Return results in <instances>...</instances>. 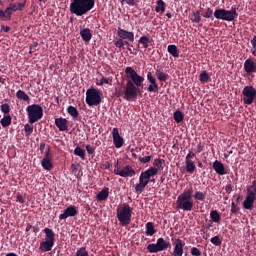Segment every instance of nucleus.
Masks as SVG:
<instances>
[{"label": "nucleus", "mask_w": 256, "mask_h": 256, "mask_svg": "<svg viewBox=\"0 0 256 256\" xmlns=\"http://www.w3.org/2000/svg\"><path fill=\"white\" fill-rule=\"evenodd\" d=\"M19 11L17 4H10L9 7L5 9V11L0 10V18L3 21H9L12 18L13 12Z\"/></svg>", "instance_id": "9b49d317"}, {"label": "nucleus", "mask_w": 256, "mask_h": 256, "mask_svg": "<svg viewBox=\"0 0 256 256\" xmlns=\"http://www.w3.org/2000/svg\"><path fill=\"white\" fill-rule=\"evenodd\" d=\"M16 98L20 99V100H23V101H26V102H29L30 101V97L29 95L22 91V90H19L16 92Z\"/></svg>", "instance_id": "c756f323"}, {"label": "nucleus", "mask_w": 256, "mask_h": 256, "mask_svg": "<svg viewBox=\"0 0 256 256\" xmlns=\"http://www.w3.org/2000/svg\"><path fill=\"white\" fill-rule=\"evenodd\" d=\"M74 154L76 156H79L81 159L85 160L86 159V151L80 147H76L74 149Z\"/></svg>", "instance_id": "473e14b6"}, {"label": "nucleus", "mask_w": 256, "mask_h": 256, "mask_svg": "<svg viewBox=\"0 0 256 256\" xmlns=\"http://www.w3.org/2000/svg\"><path fill=\"white\" fill-rule=\"evenodd\" d=\"M194 198L196 200L203 201L205 199V195L202 192H200V191H196L194 193Z\"/></svg>", "instance_id": "de8ad7c7"}, {"label": "nucleus", "mask_w": 256, "mask_h": 256, "mask_svg": "<svg viewBox=\"0 0 256 256\" xmlns=\"http://www.w3.org/2000/svg\"><path fill=\"white\" fill-rule=\"evenodd\" d=\"M0 110H1V112L4 113V114H9L10 111H11L10 105H9V104H2V105L0 106Z\"/></svg>", "instance_id": "a18cd8bd"}, {"label": "nucleus", "mask_w": 256, "mask_h": 256, "mask_svg": "<svg viewBox=\"0 0 256 256\" xmlns=\"http://www.w3.org/2000/svg\"><path fill=\"white\" fill-rule=\"evenodd\" d=\"M39 46L38 42H34L29 46V54H33L37 51V47Z\"/></svg>", "instance_id": "8fccbe9b"}, {"label": "nucleus", "mask_w": 256, "mask_h": 256, "mask_svg": "<svg viewBox=\"0 0 256 256\" xmlns=\"http://www.w3.org/2000/svg\"><path fill=\"white\" fill-rule=\"evenodd\" d=\"M213 169L216 171L218 175L226 174L224 165L217 160L213 163Z\"/></svg>", "instance_id": "393cba45"}, {"label": "nucleus", "mask_w": 256, "mask_h": 256, "mask_svg": "<svg viewBox=\"0 0 256 256\" xmlns=\"http://www.w3.org/2000/svg\"><path fill=\"white\" fill-rule=\"evenodd\" d=\"M174 251L172 253L173 256H183V247H185V244L183 243V240L177 238L174 241Z\"/></svg>", "instance_id": "a211bd4d"}, {"label": "nucleus", "mask_w": 256, "mask_h": 256, "mask_svg": "<svg viewBox=\"0 0 256 256\" xmlns=\"http://www.w3.org/2000/svg\"><path fill=\"white\" fill-rule=\"evenodd\" d=\"M244 70L248 74L256 72L255 63L252 60L247 59L244 63Z\"/></svg>", "instance_id": "412c9836"}, {"label": "nucleus", "mask_w": 256, "mask_h": 256, "mask_svg": "<svg viewBox=\"0 0 256 256\" xmlns=\"http://www.w3.org/2000/svg\"><path fill=\"white\" fill-rule=\"evenodd\" d=\"M174 120L176 123H181L185 116H183V113L181 111L174 112Z\"/></svg>", "instance_id": "58836bf2"}, {"label": "nucleus", "mask_w": 256, "mask_h": 256, "mask_svg": "<svg viewBox=\"0 0 256 256\" xmlns=\"http://www.w3.org/2000/svg\"><path fill=\"white\" fill-rule=\"evenodd\" d=\"M115 46L119 49H122L124 47V40L123 39H118L116 42H115Z\"/></svg>", "instance_id": "864d4df0"}, {"label": "nucleus", "mask_w": 256, "mask_h": 256, "mask_svg": "<svg viewBox=\"0 0 256 256\" xmlns=\"http://www.w3.org/2000/svg\"><path fill=\"white\" fill-rule=\"evenodd\" d=\"M155 75L160 82L167 81V74L161 72V70L157 69Z\"/></svg>", "instance_id": "e433bc0d"}, {"label": "nucleus", "mask_w": 256, "mask_h": 256, "mask_svg": "<svg viewBox=\"0 0 256 256\" xmlns=\"http://www.w3.org/2000/svg\"><path fill=\"white\" fill-rule=\"evenodd\" d=\"M117 35L122 40H128L130 42L135 41V34H133V32H129V31L124 30L122 28H118Z\"/></svg>", "instance_id": "f3484780"}, {"label": "nucleus", "mask_w": 256, "mask_h": 256, "mask_svg": "<svg viewBox=\"0 0 256 256\" xmlns=\"http://www.w3.org/2000/svg\"><path fill=\"white\" fill-rule=\"evenodd\" d=\"M155 226L152 222H148L146 223V232L145 234L148 236V237H153V234H155Z\"/></svg>", "instance_id": "cd10ccee"}, {"label": "nucleus", "mask_w": 256, "mask_h": 256, "mask_svg": "<svg viewBox=\"0 0 256 256\" xmlns=\"http://www.w3.org/2000/svg\"><path fill=\"white\" fill-rule=\"evenodd\" d=\"M210 79L209 75L207 74V72H202L199 76V80L202 83H206L208 82V80Z\"/></svg>", "instance_id": "37998d69"}, {"label": "nucleus", "mask_w": 256, "mask_h": 256, "mask_svg": "<svg viewBox=\"0 0 256 256\" xmlns=\"http://www.w3.org/2000/svg\"><path fill=\"white\" fill-rule=\"evenodd\" d=\"M138 160L143 164L151 162V156L139 157Z\"/></svg>", "instance_id": "3c124183"}, {"label": "nucleus", "mask_w": 256, "mask_h": 256, "mask_svg": "<svg viewBox=\"0 0 256 256\" xmlns=\"http://www.w3.org/2000/svg\"><path fill=\"white\" fill-rule=\"evenodd\" d=\"M54 243L53 242H49L47 240L43 241L40 243V251H43L44 253H47L49 251H52L53 247H54Z\"/></svg>", "instance_id": "5701e85b"}, {"label": "nucleus", "mask_w": 256, "mask_h": 256, "mask_svg": "<svg viewBox=\"0 0 256 256\" xmlns=\"http://www.w3.org/2000/svg\"><path fill=\"white\" fill-rule=\"evenodd\" d=\"M126 77L130 80L127 81L124 93V99L131 101L137 99V94H139V87L143 86L145 78L137 74L136 70L132 67H127L125 69Z\"/></svg>", "instance_id": "f257e3e1"}, {"label": "nucleus", "mask_w": 256, "mask_h": 256, "mask_svg": "<svg viewBox=\"0 0 256 256\" xmlns=\"http://www.w3.org/2000/svg\"><path fill=\"white\" fill-rule=\"evenodd\" d=\"M75 256H90L86 247H81L76 251Z\"/></svg>", "instance_id": "ea45409f"}, {"label": "nucleus", "mask_w": 256, "mask_h": 256, "mask_svg": "<svg viewBox=\"0 0 256 256\" xmlns=\"http://www.w3.org/2000/svg\"><path fill=\"white\" fill-rule=\"evenodd\" d=\"M43 232L45 233V241L55 244V232L50 228H45Z\"/></svg>", "instance_id": "4be33fe9"}, {"label": "nucleus", "mask_w": 256, "mask_h": 256, "mask_svg": "<svg viewBox=\"0 0 256 256\" xmlns=\"http://www.w3.org/2000/svg\"><path fill=\"white\" fill-rule=\"evenodd\" d=\"M194 156H195V153H194L193 151H190V152L187 154L186 158H185V162L191 161V159H193Z\"/></svg>", "instance_id": "4d7b16f0"}, {"label": "nucleus", "mask_w": 256, "mask_h": 256, "mask_svg": "<svg viewBox=\"0 0 256 256\" xmlns=\"http://www.w3.org/2000/svg\"><path fill=\"white\" fill-rule=\"evenodd\" d=\"M239 211V207L236 206L234 202L231 203V212L235 214L236 212Z\"/></svg>", "instance_id": "bf43d9fd"}, {"label": "nucleus", "mask_w": 256, "mask_h": 256, "mask_svg": "<svg viewBox=\"0 0 256 256\" xmlns=\"http://www.w3.org/2000/svg\"><path fill=\"white\" fill-rule=\"evenodd\" d=\"M24 131H25L26 135L29 136V135H31L34 132V128L31 125L26 124L24 126Z\"/></svg>", "instance_id": "09e8293b"}, {"label": "nucleus", "mask_w": 256, "mask_h": 256, "mask_svg": "<svg viewBox=\"0 0 256 256\" xmlns=\"http://www.w3.org/2000/svg\"><path fill=\"white\" fill-rule=\"evenodd\" d=\"M18 11H22L26 6V0H22L20 3H16Z\"/></svg>", "instance_id": "603ef678"}, {"label": "nucleus", "mask_w": 256, "mask_h": 256, "mask_svg": "<svg viewBox=\"0 0 256 256\" xmlns=\"http://www.w3.org/2000/svg\"><path fill=\"white\" fill-rule=\"evenodd\" d=\"M108 197H109V188H104L97 194V199L100 201H105L108 199Z\"/></svg>", "instance_id": "bb28decb"}, {"label": "nucleus", "mask_w": 256, "mask_h": 256, "mask_svg": "<svg viewBox=\"0 0 256 256\" xmlns=\"http://www.w3.org/2000/svg\"><path fill=\"white\" fill-rule=\"evenodd\" d=\"M256 200V180L252 182V185L247 187V195L243 202V207L247 210L253 208V203Z\"/></svg>", "instance_id": "6e6552de"}, {"label": "nucleus", "mask_w": 256, "mask_h": 256, "mask_svg": "<svg viewBox=\"0 0 256 256\" xmlns=\"http://www.w3.org/2000/svg\"><path fill=\"white\" fill-rule=\"evenodd\" d=\"M112 137H113V143H114L115 148L123 147V145L125 143V140L120 135V132H119L118 128H113V130H112Z\"/></svg>", "instance_id": "4468645a"}, {"label": "nucleus", "mask_w": 256, "mask_h": 256, "mask_svg": "<svg viewBox=\"0 0 256 256\" xmlns=\"http://www.w3.org/2000/svg\"><path fill=\"white\" fill-rule=\"evenodd\" d=\"M251 44L253 46L252 54L256 57V36L251 40Z\"/></svg>", "instance_id": "5fc2aeb1"}, {"label": "nucleus", "mask_w": 256, "mask_h": 256, "mask_svg": "<svg viewBox=\"0 0 256 256\" xmlns=\"http://www.w3.org/2000/svg\"><path fill=\"white\" fill-rule=\"evenodd\" d=\"M78 213L79 211L77 207L71 205L67 207L61 215H59V220H65L68 217H75L76 215H78Z\"/></svg>", "instance_id": "2eb2a0df"}, {"label": "nucleus", "mask_w": 256, "mask_h": 256, "mask_svg": "<svg viewBox=\"0 0 256 256\" xmlns=\"http://www.w3.org/2000/svg\"><path fill=\"white\" fill-rule=\"evenodd\" d=\"M185 163H186V172L188 173L195 172L196 166H195V163H193V161H185Z\"/></svg>", "instance_id": "4c0bfd02"}, {"label": "nucleus", "mask_w": 256, "mask_h": 256, "mask_svg": "<svg viewBox=\"0 0 256 256\" xmlns=\"http://www.w3.org/2000/svg\"><path fill=\"white\" fill-rule=\"evenodd\" d=\"M210 241H211V244L215 245L216 247H220V245L222 243V241H221L219 236H214L213 238H211Z\"/></svg>", "instance_id": "79ce46f5"}, {"label": "nucleus", "mask_w": 256, "mask_h": 256, "mask_svg": "<svg viewBox=\"0 0 256 256\" xmlns=\"http://www.w3.org/2000/svg\"><path fill=\"white\" fill-rule=\"evenodd\" d=\"M126 2L129 6H135V0H122V4Z\"/></svg>", "instance_id": "680f3d73"}, {"label": "nucleus", "mask_w": 256, "mask_h": 256, "mask_svg": "<svg viewBox=\"0 0 256 256\" xmlns=\"http://www.w3.org/2000/svg\"><path fill=\"white\" fill-rule=\"evenodd\" d=\"M163 162H165V160L155 159L154 162H153L154 168H157L159 170V168L163 167Z\"/></svg>", "instance_id": "c03bdc74"}, {"label": "nucleus", "mask_w": 256, "mask_h": 256, "mask_svg": "<svg viewBox=\"0 0 256 256\" xmlns=\"http://www.w3.org/2000/svg\"><path fill=\"white\" fill-rule=\"evenodd\" d=\"M204 150V146H202L201 144L197 145V152L200 153Z\"/></svg>", "instance_id": "774afa93"}, {"label": "nucleus", "mask_w": 256, "mask_h": 256, "mask_svg": "<svg viewBox=\"0 0 256 256\" xmlns=\"http://www.w3.org/2000/svg\"><path fill=\"white\" fill-rule=\"evenodd\" d=\"M80 36L84 42H90L92 40V33L89 28L83 29L80 31Z\"/></svg>", "instance_id": "b1692460"}, {"label": "nucleus", "mask_w": 256, "mask_h": 256, "mask_svg": "<svg viewBox=\"0 0 256 256\" xmlns=\"http://www.w3.org/2000/svg\"><path fill=\"white\" fill-rule=\"evenodd\" d=\"M193 188L186 189L177 197L176 207L179 210L191 211L193 210Z\"/></svg>", "instance_id": "7ed1b4c3"}, {"label": "nucleus", "mask_w": 256, "mask_h": 256, "mask_svg": "<svg viewBox=\"0 0 256 256\" xmlns=\"http://www.w3.org/2000/svg\"><path fill=\"white\" fill-rule=\"evenodd\" d=\"M214 17L218 20H223L225 21V18H224V9H217L215 12H214Z\"/></svg>", "instance_id": "a19ab883"}, {"label": "nucleus", "mask_w": 256, "mask_h": 256, "mask_svg": "<svg viewBox=\"0 0 256 256\" xmlns=\"http://www.w3.org/2000/svg\"><path fill=\"white\" fill-rule=\"evenodd\" d=\"M67 113L71 115L74 119L79 118V111L76 107L74 106H69L67 107Z\"/></svg>", "instance_id": "7c9ffc66"}, {"label": "nucleus", "mask_w": 256, "mask_h": 256, "mask_svg": "<svg viewBox=\"0 0 256 256\" xmlns=\"http://www.w3.org/2000/svg\"><path fill=\"white\" fill-rule=\"evenodd\" d=\"M114 173L121 177L127 178V177H133L135 175V170H133L131 166H125L123 169L114 170Z\"/></svg>", "instance_id": "dca6fc26"}, {"label": "nucleus", "mask_w": 256, "mask_h": 256, "mask_svg": "<svg viewBox=\"0 0 256 256\" xmlns=\"http://www.w3.org/2000/svg\"><path fill=\"white\" fill-rule=\"evenodd\" d=\"M189 19L192 23H200L201 17L199 11L190 14Z\"/></svg>", "instance_id": "72a5a7b5"}, {"label": "nucleus", "mask_w": 256, "mask_h": 256, "mask_svg": "<svg viewBox=\"0 0 256 256\" xmlns=\"http://www.w3.org/2000/svg\"><path fill=\"white\" fill-rule=\"evenodd\" d=\"M212 15H213V11L210 8H208L206 10L205 17L209 19L212 17Z\"/></svg>", "instance_id": "052dcab7"}, {"label": "nucleus", "mask_w": 256, "mask_h": 256, "mask_svg": "<svg viewBox=\"0 0 256 256\" xmlns=\"http://www.w3.org/2000/svg\"><path fill=\"white\" fill-rule=\"evenodd\" d=\"M237 17H238V14L236 12L235 6H233L230 11L224 10V21L232 22Z\"/></svg>", "instance_id": "6ab92c4d"}, {"label": "nucleus", "mask_w": 256, "mask_h": 256, "mask_svg": "<svg viewBox=\"0 0 256 256\" xmlns=\"http://www.w3.org/2000/svg\"><path fill=\"white\" fill-rule=\"evenodd\" d=\"M147 80L150 83L147 91L148 92H158L159 91V84L157 83V79H155V76L152 72L147 73Z\"/></svg>", "instance_id": "ddd939ff"}, {"label": "nucleus", "mask_w": 256, "mask_h": 256, "mask_svg": "<svg viewBox=\"0 0 256 256\" xmlns=\"http://www.w3.org/2000/svg\"><path fill=\"white\" fill-rule=\"evenodd\" d=\"M242 94L244 104L251 105L256 98V89L252 86H245Z\"/></svg>", "instance_id": "9d476101"}, {"label": "nucleus", "mask_w": 256, "mask_h": 256, "mask_svg": "<svg viewBox=\"0 0 256 256\" xmlns=\"http://www.w3.org/2000/svg\"><path fill=\"white\" fill-rule=\"evenodd\" d=\"M113 82V79L112 78H105V77H102L100 82L97 83V85H104V84H109L111 85Z\"/></svg>", "instance_id": "49530a36"}, {"label": "nucleus", "mask_w": 256, "mask_h": 256, "mask_svg": "<svg viewBox=\"0 0 256 256\" xmlns=\"http://www.w3.org/2000/svg\"><path fill=\"white\" fill-rule=\"evenodd\" d=\"M28 114V121L30 124L36 123L41 120L44 116L43 107L39 104H33L26 108Z\"/></svg>", "instance_id": "423d86ee"}, {"label": "nucleus", "mask_w": 256, "mask_h": 256, "mask_svg": "<svg viewBox=\"0 0 256 256\" xmlns=\"http://www.w3.org/2000/svg\"><path fill=\"white\" fill-rule=\"evenodd\" d=\"M232 188H233V186H232L231 184H228V185L225 187V191H226L227 193H231V192H232Z\"/></svg>", "instance_id": "69168bd1"}, {"label": "nucleus", "mask_w": 256, "mask_h": 256, "mask_svg": "<svg viewBox=\"0 0 256 256\" xmlns=\"http://www.w3.org/2000/svg\"><path fill=\"white\" fill-rule=\"evenodd\" d=\"M0 123L3 127L10 126L12 123V117L10 115H7L0 120Z\"/></svg>", "instance_id": "f704fd0d"}, {"label": "nucleus", "mask_w": 256, "mask_h": 256, "mask_svg": "<svg viewBox=\"0 0 256 256\" xmlns=\"http://www.w3.org/2000/svg\"><path fill=\"white\" fill-rule=\"evenodd\" d=\"M55 125L59 129V131H67L68 128V120L64 118L55 119Z\"/></svg>", "instance_id": "aec40b11"}, {"label": "nucleus", "mask_w": 256, "mask_h": 256, "mask_svg": "<svg viewBox=\"0 0 256 256\" xmlns=\"http://www.w3.org/2000/svg\"><path fill=\"white\" fill-rule=\"evenodd\" d=\"M16 200L21 204L25 203V198L22 195H17Z\"/></svg>", "instance_id": "e2e57ef3"}, {"label": "nucleus", "mask_w": 256, "mask_h": 256, "mask_svg": "<svg viewBox=\"0 0 256 256\" xmlns=\"http://www.w3.org/2000/svg\"><path fill=\"white\" fill-rule=\"evenodd\" d=\"M86 151L88 154L92 155L95 153V148H93L91 145L86 146Z\"/></svg>", "instance_id": "13d9d810"}, {"label": "nucleus", "mask_w": 256, "mask_h": 256, "mask_svg": "<svg viewBox=\"0 0 256 256\" xmlns=\"http://www.w3.org/2000/svg\"><path fill=\"white\" fill-rule=\"evenodd\" d=\"M152 42H153V40L151 38H149V36H147V35L140 37V39L138 40V43L142 44L143 48H145V49L149 48V44Z\"/></svg>", "instance_id": "a878e982"}, {"label": "nucleus", "mask_w": 256, "mask_h": 256, "mask_svg": "<svg viewBox=\"0 0 256 256\" xmlns=\"http://www.w3.org/2000/svg\"><path fill=\"white\" fill-rule=\"evenodd\" d=\"M171 249V242L166 241L164 238H158L156 244H149L147 246L148 253H159Z\"/></svg>", "instance_id": "1a4fd4ad"}, {"label": "nucleus", "mask_w": 256, "mask_h": 256, "mask_svg": "<svg viewBox=\"0 0 256 256\" xmlns=\"http://www.w3.org/2000/svg\"><path fill=\"white\" fill-rule=\"evenodd\" d=\"M95 7V0H73L70 12L76 16H84Z\"/></svg>", "instance_id": "f03ea898"}, {"label": "nucleus", "mask_w": 256, "mask_h": 256, "mask_svg": "<svg viewBox=\"0 0 256 256\" xmlns=\"http://www.w3.org/2000/svg\"><path fill=\"white\" fill-rule=\"evenodd\" d=\"M41 165L44 170L50 171L54 168V165L52 163V154L50 152V148L47 149L45 152V156L41 161Z\"/></svg>", "instance_id": "f8f14e48"}, {"label": "nucleus", "mask_w": 256, "mask_h": 256, "mask_svg": "<svg viewBox=\"0 0 256 256\" xmlns=\"http://www.w3.org/2000/svg\"><path fill=\"white\" fill-rule=\"evenodd\" d=\"M158 173L159 169H157L156 167H150L146 171L142 172L139 177V183L133 186L135 188L136 193H143L145 187H147V185L151 181V177L157 175Z\"/></svg>", "instance_id": "20e7f679"}, {"label": "nucleus", "mask_w": 256, "mask_h": 256, "mask_svg": "<svg viewBox=\"0 0 256 256\" xmlns=\"http://www.w3.org/2000/svg\"><path fill=\"white\" fill-rule=\"evenodd\" d=\"M202 238L207 240L209 238V234L207 232L202 231L201 232Z\"/></svg>", "instance_id": "338daca9"}, {"label": "nucleus", "mask_w": 256, "mask_h": 256, "mask_svg": "<svg viewBox=\"0 0 256 256\" xmlns=\"http://www.w3.org/2000/svg\"><path fill=\"white\" fill-rule=\"evenodd\" d=\"M191 255H193V256H200V255H201V252H200V250H199L198 248L193 247V248L191 249Z\"/></svg>", "instance_id": "6e6d98bb"}, {"label": "nucleus", "mask_w": 256, "mask_h": 256, "mask_svg": "<svg viewBox=\"0 0 256 256\" xmlns=\"http://www.w3.org/2000/svg\"><path fill=\"white\" fill-rule=\"evenodd\" d=\"M11 30L8 26H1V32L8 33Z\"/></svg>", "instance_id": "0e129e2a"}, {"label": "nucleus", "mask_w": 256, "mask_h": 256, "mask_svg": "<svg viewBox=\"0 0 256 256\" xmlns=\"http://www.w3.org/2000/svg\"><path fill=\"white\" fill-rule=\"evenodd\" d=\"M167 51L174 58H179V49H177V46L169 45L168 48H167Z\"/></svg>", "instance_id": "c85d7f7f"}, {"label": "nucleus", "mask_w": 256, "mask_h": 256, "mask_svg": "<svg viewBox=\"0 0 256 256\" xmlns=\"http://www.w3.org/2000/svg\"><path fill=\"white\" fill-rule=\"evenodd\" d=\"M102 102V93L100 90L91 88L86 91V103L89 106H98Z\"/></svg>", "instance_id": "0eeeda50"}, {"label": "nucleus", "mask_w": 256, "mask_h": 256, "mask_svg": "<svg viewBox=\"0 0 256 256\" xmlns=\"http://www.w3.org/2000/svg\"><path fill=\"white\" fill-rule=\"evenodd\" d=\"M210 218H211L212 222L219 223L220 219H221V216L216 210H213L210 213Z\"/></svg>", "instance_id": "c9c22d12"}, {"label": "nucleus", "mask_w": 256, "mask_h": 256, "mask_svg": "<svg viewBox=\"0 0 256 256\" xmlns=\"http://www.w3.org/2000/svg\"><path fill=\"white\" fill-rule=\"evenodd\" d=\"M117 219L121 226H128L131 224V217L133 216V208L129 204L124 203L119 205L116 210Z\"/></svg>", "instance_id": "39448f33"}, {"label": "nucleus", "mask_w": 256, "mask_h": 256, "mask_svg": "<svg viewBox=\"0 0 256 256\" xmlns=\"http://www.w3.org/2000/svg\"><path fill=\"white\" fill-rule=\"evenodd\" d=\"M156 4L155 12L163 14L165 12V2L163 0H158Z\"/></svg>", "instance_id": "2f4dec72"}]
</instances>
